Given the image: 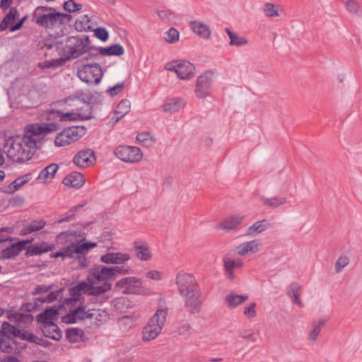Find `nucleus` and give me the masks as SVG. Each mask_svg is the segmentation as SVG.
I'll return each mask as SVG.
<instances>
[{
	"label": "nucleus",
	"mask_w": 362,
	"mask_h": 362,
	"mask_svg": "<svg viewBox=\"0 0 362 362\" xmlns=\"http://www.w3.org/2000/svg\"><path fill=\"white\" fill-rule=\"evenodd\" d=\"M178 66V60L173 62L167 63L165 66V69L168 71H174L177 74V68Z\"/></svg>",
	"instance_id": "338daca9"
},
{
	"label": "nucleus",
	"mask_w": 362,
	"mask_h": 362,
	"mask_svg": "<svg viewBox=\"0 0 362 362\" xmlns=\"http://www.w3.org/2000/svg\"><path fill=\"white\" fill-rule=\"evenodd\" d=\"M346 9L350 13L359 16L361 15L362 10L360 4L354 0H349L344 2Z\"/></svg>",
	"instance_id": "37998d69"
},
{
	"label": "nucleus",
	"mask_w": 362,
	"mask_h": 362,
	"mask_svg": "<svg viewBox=\"0 0 362 362\" xmlns=\"http://www.w3.org/2000/svg\"><path fill=\"white\" fill-rule=\"evenodd\" d=\"M83 332L79 328L69 329L66 333V337L71 343H76L82 339Z\"/></svg>",
	"instance_id": "ea45409f"
},
{
	"label": "nucleus",
	"mask_w": 362,
	"mask_h": 362,
	"mask_svg": "<svg viewBox=\"0 0 362 362\" xmlns=\"http://www.w3.org/2000/svg\"><path fill=\"white\" fill-rule=\"evenodd\" d=\"M168 314V308L164 306L157 309L155 314L142 328L141 339L144 341H151L159 336L165 325Z\"/></svg>",
	"instance_id": "6e6552de"
},
{
	"label": "nucleus",
	"mask_w": 362,
	"mask_h": 362,
	"mask_svg": "<svg viewBox=\"0 0 362 362\" xmlns=\"http://www.w3.org/2000/svg\"><path fill=\"white\" fill-rule=\"evenodd\" d=\"M237 250L240 255L255 253L259 250V244L257 240L247 241L239 245Z\"/></svg>",
	"instance_id": "c85d7f7f"
},
{
	"label": "nucleus",
	"mask_w": 362,
	"mask_h": 362,
	"mask_svg": "<svg viewBox=\"0 0 362 362\" xmlns=\"http://www.w3.org/2000/svg\"><path fill=\"white\" fill-rule=\"evenodd\" d=\"M71 141L69 134L66 129L59 133L54 139V144L56 146H64L71 144Z\"/></svg>",
	"instance_id": "79ce46f5"
},
{
	"label": "nucleus",
	"mask_w": 362,
	"mask_h": 362,
	"mask_svg": "<svg viewBox=\"0 0 362 362\" xmlns=\"http://www.w3.org/2000/svg\"><path fill=\"white\" fill-rule=\"evenodd\" d=\"M59 167L57 164H50L40 171L37 180L39 182L42 183L50 181L54 177Z\"/></svg>",
	"instance_id": "bb28decb"
},
{
	"label": "nucleus",
	"mask_w": 362,
	"mask_h": 362,
	"mask_svg": "<svg viewBox=\"0 0 362 362\" xmlns=\"http://www.w3.org/2000/svg\"><path fill=\"white\" fill-rule=\"evenodd\" d=\"M286 12L283 6L281 5L273 4V17H284Z\"/></svg>",
	"instance_id": "e2e57ef3"
},
{
	"label": "nucleus",
	"mask_w": 362,
	"mask_h": 362,
	"mask_svg": "<svg viewBox=\"0 0 362 362\" xmlns=\"http://www.w3.org/2000/svg\"><path fill=\"white\" fill-rule=\"evenodd\" d=\"M78 78L90 85L98 84L103 78V71L98 63H90L80 66L78 69Z\"/></svg>",
	"instance_id": "9d476101"
},
{
	"label": "nucleus",
	"mask_w": 362,
	"mask_h": 362,
	"mask_svg": "<svg viewBox=\"0 0 362 362\" xmlns=\"http://www.w3.org/2000/svg\"><path fill=\"white\" fill-rule=\"evenodd\" d=\"M33 20L40 26L48 29L59 28L68 23L71 19L70 14L57 12L52 7L37 6L33 14Z\"/></svg>",
	"instance_id": "0eeeda50"
},
{
	"label": "nucleus",
	"mask_w": 362,
	"mask_h": 362,
	"mask_svg": "<svg viewBox=\"0 0 362 362\" xmlns=\"http://www.w3.org/2000/svg\"><path fill=\"white\" fill-rule=\"evenodd\" d=\"M55 247L54 244H49L45 242H42L40 243H35L28 247L27 250V255L28 256H35L40 255L42 253L47 252L48 251H52Z\"/></svg>",
	"instance_id": "393cba45"
},
{
	"label": "nucleus",
	"mask_w": 362,
	"mask_h": 362,
	"mask_svg": "<svg viewBox=\"0 0 362 362\" xmlns=\"http://www.w3.org/2000/svg\"><path fill=\"white\" fill-rule=\"evenodd\" d=\"M18 16V11L16 8H11L9 12L4 18L0 24V30H5L13 24L15 19Z\"/></svg>",
	"instance_id": "e433bc0d"
},
{
	"label": "nucleus",
	"mask_w": 362,
	"mask_h": 362,
	"mask_svg": "<svg viewBox=\"0 0 362 362\" xmlns=\"http://www.w3.org/2000/svg\"><path fill=\"white\" fill-rule=\"evenodd\" d=\"M269 227V221L266 220L258 221L245 230V235L250 237H255Z\"/></svg>",
	"instance_id": "cd10ccee"
},
{
	"label": "nucleus",
	"mask_w": 362,
	"mask_h": 362,
	"mask_svg": "<svg viewBox=\"0 0 362 362\" xmlns=\"http://www.w3.org/2000/svg\"><path fill=\"white\" fill-rule=\"evenodd\" d=\"M58 129L59 125L54 122L27 124L23 134L13 135L5 140L4 152L12 161L25 163L31 158L43 137Z\"/></svg>",
	"instance_id": "f257e3e1"
},
{
	"label": "nucleus",
	"mask_w": 362,
	"mask_h": 362,
	"mask_svg": "<svg viewBox=\"0 0 362 362\" xmlns=\"http://www.w3.org/2000/svg\"><path fill=\"white\" fill-rule=\"evenodd\" d=\"M115 288L125 293L144 296H151L153 293L152 289L142 285L141 279L135 276L121 279L116 283Z\"/></svg>",
	"instance_id": "1a4fd4ad"
},
{
	"label": "nucleus",
	"mask_w": 362,
	"mask_h": 362,
	"mask_svg": "<svg viewBox=\"0 0 362 362\" xmlns=\"http://www.w3.org/2000/svg\"><path fill=\"white\" fill-rule=\"evenodd\" d=\"M283 179L284 182V186H283L284 190L291 195H293L296 191V185L290 179L287 174L284 175Z\"/></svg>",
	"instance_id": "3c124183"
},
{
	"label": "nucleus",
	"mask_w": 362,
	"mask_h": 362,
	"mask_svg": "<svg viewBox=\"0 0 362 362\" xmlns=\"http://www.w3.org/2000/svg\"><path fill=\"white\" fill-rule=\"evenodd\" d=\"M225 31L230 38V45L241 47L247 44L248 42L245 37L230 31L229 28H226Z\"/></svg>",
	"instance_id": "4c0bfd02"
},
{
	"label": "nucleus",
	"mask_w": 362,
	"mask_h": 362,
	"mask_svg": "<svg viewBox=\"0 0 362 362\" xmlns=\"http://www.w3.org/2000/svg\"><path fill=\"white\" fill-rule=\"evenodd\" d=\"M191 29L199 37L204 39H209L211 37V30L209 27L203 22L194 21L189 23Z\"/></svg>",
	"instance_id": "b1692460"
},
{
	"label": "nucleus",
	"mask_w": 362,
	"mask_h": 362,
	"mask_svg": "<svg viewBox=\"0 0 362 362\" xmlns=\"http://www.w3.org/2000/svg\"><path fill=\"white\" fill-rule=\"evenodd\" d=\"M62 293V290L49 293L47 297H39L34 298L28 303L25 307L28 312H33L38 310L45 303H51L56 300Z\"/></svg>",
	"instance_id": "2eb2a0df"
},
{
	"label": "nucleus",
	"mask_w": 362,
	"mask_h": 362,
	"mask_svg": "<svg viewBox=\"0 0 362 362\" xmlns=\"http://www.w3.org/2000/svg\"><path fill=\"white\" fill-rule=\"evenodd\" d=\"M45 226L43 220L34 221L25 226L21 230L23 235H28L35 231H38Z\"/></svg>",
	"instance_id": "58836bf2"
},
{
	"label": "nucleus",
	"mask_w": 362,
	"mask_h": 362,
	"mask_svg": "<svg viewBox=\"0 0 362 362\" xmlns=\"http://www.w3.org/2000/svg\"><path fill=\"white\" fill-rule=\"evenodd\" d=\"M13 0H1L0 8L3 10L8 9L13 3Z\"/></svg>",
	"instance_id": "774afa93"
},
{
	"label": "nucleus",
	"mask_w": 362,
	"mask_h": 362,
	"mask_svg": "<svg viewBox=\"0 0 362 362\" xmlns=\"http://www.w3.org/2000/svg\"><path fill=\"white\" fill-rule=\"evenodd\" d=\"M302 289V286L296 282L291 283L287 288V296L293 303L297 305L300 308L304 307V304L300 298Z\"/></svg>",
	"instance_id": "f3484780"
},
{
	"label": "nucleus",
	"mask_w": 362,
	"mask_h": 362,
	"mask_svg": "<svg viewBox=\"0 0 362 362\" xmlns=\"http://www.w3.org/2000/svg\"><path fill=\"white\" fill-rule=\"evenodd\" d=\"M175 284L187 310L192 313H199L201 309L200 291L194 276L180 271L176 275Z\"/></svg>",
	"instance_id": "20e7f679"
},
{
	"label": "nucleus",
	"mask_w": 362,
	"mask_h": 362,
	"mask_svg": "<svg viewBox=\"0 0 362 362\" xmlns=\"http://www.w3.org/2000/svg\"><path fill=\"white\" fill-rule=\"evenodd\" d=\"M124 86V82L119 83L113 87H111L108 89L107 92L110 95L115 96L117 95Z\"/></svg>",
	"instance_id": "680f3d73"
},
{
	"label": "nucleus",
	"mask_w": 362,
	"mask_h": 362,
	"mask_svg": "<svg viewBox=\"0 0 362 362\" xmlns=\"http://www.w3.org/2000/svg\"><path fill=\"white\" fill-rule=\"evenodd\" d=\"M158 17L163 21L168 22L173 19L174 13L168 9L158 11Z\"/></svg>",
	"instance_id": "4d7b16f0"
},
{
	"label": "nucleus",
	"mask_w": 362,
	"mask_h": 362,
	"mask_svg": "<svg viewBox=\"0 0 362 362\" xmlns=\"http://www.w3.org/2000/svg\"><path fill=\"white\" fill-rule=\"evenodd\" d=\"M349 263V259L347 256H341L337 260L334 269L337 273L341 272L343 269Z\"/></svg>",
	"instance_id": "603ef678"
},
{
	"label": "nucleus",
	"mask_w": 362,
	"mask_h": 362,
	"mask_svg": "<svg viewBox=\"0 0 362 362\" xmlns=\"http://www.w3.org/2000/svg\"><path fill=\"white\" fill-rule=\"evenodd\" d=\"M52 288L51 286L39 285L32 291V294L37 295L48 292Z\"/></svg>",
	"instance_id": "0e129e2a"
},
{
	"label": "nucleus",
	"mask_w": 362,
	"mask_h": 362,
	"mask_svg": "<svg viewBox=\"0 0 362 362\" xmlns=\"http://www.w3.org/2000/svg\"><path fill=\"white\" fill-rule=\"evenodd\" d=\"M66 130L72 143L78 140L84 133V129L82 127H71Z\"/></svg>",
	"instance_id": "49530a36"
},
{
	"label": "nucleus",
	"mask_w": 362,
	"mask_h": 362,
	"mask_svg": "<svg viewBox=\"0 0 362 362\" xmlns=\"http://www.w3.org/2000/svg\"><path fill=\"white\" fill-rule=\"evenodd\" d=\"M248 299L247 295L229 294L226 296L225 301L227 306L230 308H235L238 305L243 303Z\"/></svg>",
	"instance_id": "72a5a7b5"
},
{
	"label": "nucleus",
	"mask_w": 362,
	"mask_h": 362,
	"mask_svg": "<svg viewBox=\"0 0 362 362\" xmlns=\"http://www.w3.org/2000/svg\"><path fill=\"white\" fill-rule=\"evenodd\" d=\"M92 21L88 15L80 16L76 21L75 28L78 31L83 32L93 30Z\"/></svg>",
	"instance_id": "c756f323"
},
{
	"label": "nucleus",
	"mask_w": 362,
	"mask_h": 362,
	"mask_svg": "<svg viewBox=\"0 0 362 362\" xmlns=\"http://www.w3.org/2000/svg\"><path fill=\"white\" fill-rule=\"evenodd\" d=\"M136 140L146 147L152 146L156 143L155 137L149 132L139 133Z\"/></svg>",
	"instance_id": "a19ab883"
},
{
	"label": "nucleus",
	"mask_w": 362,
	"mask_h": 362,
	"mask_svg": "<svg viewBox=\"0 0 362 362\" xmlns=\"http://www.w3.org/2000/svg\"><path fill=\"white\" fill-rule=\"evenodd\" d=\"M176 332L178 335L185 337L190 336L194 333L192 327L187 322L181 324L177 328Z\"/></svg>",
	"instance_id": "8fccbe9b"
},
{
	"label": "nucleus",
	"mask_w": 362,
	"mask_h": 362,
	"mask_svg": "<svg viewBox=\"0 0 362 362\" xmlns=\"http://www.w3.org/2000/svg\"><path fill=\"white\" fill-rule=\"evenodd\" d=\"M31 178L32 174L30 173H28L23 176L17 177L8 186L6 192L13 193L14 192L20 189L22 186H23L25 184H26L28 181H30Z\"/></svg>",
	"instance_id": "7c9ffc66"
},
{
	"label": "nucleus",
	"mask_w": 362,
	"mask_h": 362,
	"mask_svg": "<svg viewBox=\"0 0 362 362\" xmlns=\"http://www.w3.org/2000/svg\"><path fill=\"white\" fill-rule=\"evenodd\" d=\"M131 103L128 100H122L117 105L115 115H119L120 117H124L130 110Z\"/></svg>",
	"instance_id": "a18cd8bd"
},
{
	"label": "nucleus",
	"mask_w": 362,
	"mask_h": 362,
	"mask_svg": "<svg viewBox=\"0 0 362 362\" xmlns=\"http://www.w3.org/2000/svg\"><path fill=\"white\" fill-rule=\"evenodd\" d=\"M62 182L66 186L80 188L84 185L85 178L81 173L72 172L65 177Z\"/></svg>",
	"instance_id": "412c9836"
},
{
	"label": "nucleus",
	"mask_w": 362,
	"mask_h": 362,
	"mask_svg": "<svg viewBox=\"0 0 362 362\" xmlns=\"http://www.w3.org/2000/svg\"><path fill=\"white\" fill-rule=\"evenodd\" d=\"M110 269L112 273L113 279H115L117 277V274L127 275L132 273V270L129 267L124 265L110 267Z\"/></svg>",
	"instance_id": "09e8293b"
},
{
	"label": "nucleus",
	"mask_w": 362,
	"mask_h": 362,
	"mask_svg": "<svg viewBox=\"0 0 362 362\" xmlns=\"http://www.w3.org/2000/svg\"><path fill=\"white\" fill-rule=\"evenodd\" d=\"M96 158L94 151L88 148L78 152L73 158V163L78 167L86 168L95 163Z\"/></svg>",
	"instance_id": "ddd939ff"
},
{
	"label": "nucleus",
	"mask_w": 362,
	"mask_h": 362,
	"mask_svg": "<svg viewBox=\"0 0 362 362\" xmlns=\"http://www.w3.org/2000/svg\"><path fill=\"white\" fill-rule=\"evenodd\" d=\"M23 248L22 243H14L11 246L4 249L1 252V256L4 259H9L17 256Z\"/></svg>",
	"instance_id": "c9c22d12"
},
{
	"label": "nucleus",
	"mask_w": 362,
	"mask_h": 362,
	"mask_svg": "<svg viewBox=\"0 0 362 362\" xmlns=\"http://www.w3.org/2000/svg\"><path fill=\"white\" fill-rule=\"evenodd\" d=\"M20 332L21 327L19 325L15 326L8 322H4L2 324V335L7 338H18Z\"/></svg>",
	"instance_id": "f704fd0d"
},
{
	"label": "nucleus",
	"mask_w": 362,
	"mask_h": 362,
	"mask_svg": "<svg viewBox=\"0 0 362 362\" xmlns=\"http://www.w3.org/2000/svg\"><path fill=\"white\" fill-rule=\"evenodd\" d=\"M45 47L52 56H59V59L66 62L75 59L84 53L89 52L87 59L96 58L97 53L90 45L89 38L85 35L71 36L65 40H55L51 44L46 43Z\"/></svg>",
	"instance_id": "7ed1b4c3"
},
{
	"label": "nucleus",
	"mask_w": 362,
	"mask_h": 362,
	"mask_svg": "<svg viewBox=\"0 0 362 362\" xmlns=\"http://www.w3.org/2000/svg\"><path fill=\"white\" fill-rule=\"evenodd\" d=\"M43 332L46 337L54 340H59L62 337V331L54 323L45 325Z\"/></svg>",
	"instance_id": "473e14b6"
},
{
	"label": "nucleus",
	"mask_w": 362,
	"mask_h": 362,
	"mask_svg": "<svg viewBox=\"0 0 362 362\" xmlns=\"http://www.w3.org/2000/svg\"><path fill=\"white\" fill-rule=\"evenodd\" d=\"M133 249L138 259L148 262L152 259V254L146 243L135 241L133 244Z\"/></svg>",
	"instance_id": "a211bd4d"
},
{
	"label": "nucleus",
	"mask_w": 362,
	"mask_h": 362,
	"mask_svg": "<svg viewBox=\"0 0 362 362\" xmlns=\"http://www.w3.org/2000/svg\"><path fill=\"white\" fill-rule=\"evenodd\" d=\"M243 216H230L217 226V228L230 230L236 228L243 221Z\"/></svg>",
	"instance_id": "a878e982"
},
{
	"label": "nucleus",
	"mask_w": 362,
	"mask_h": 362,
	"mask_svg": "<svg viewBox=\"0 0 362 362\" xmlns=\"http://www.w3.org/2000/svg\"><path fill=\"white\" fill-rule=\"evenodd\" d=\"M0 349L4 353H11L13 346L11 344L10 339H4L0 337Z\"/></svg>",
	"instance_id": "6e6d98bb"
},
{
	"label": "nucleus",
	"mask_w": 362,
	"mask_h": 362,
	"mask_svg": "<svg viewBox=\"0 0 362 362\" xmlns=\"http://www.w3.org/2000/svg\"><path fill=\"white\" fill-rule=\"evenodd\" d=\"M64 8L69 12H76L82 8V5L76 4L74 0H68L64 4Z\"/></svg>",
	"instance_id": "5fc2aeb1"
},
{
	"label": "nucleus",
	"mask_w": 362,
	"mask_h": 362,
	"mask_svg": "<svg viewBox=\"0 0 362 362\" xmlns=\"http://www.w3.org/2000/svg\"><path fill=\"white\" fill-rule=\"evenodd\" d=\"M94 31V35L102 40L103 42H105L108 39V32L107 30L104 28H97L93 30Z\"/></svg>",
	"instance_id": "13d9d810"
},
{
	"label": "nucleus",
	"mask_w": 362,
	"mask_h": 362,
	"mask_svg": "<svg viewBox=\"0 0 362 362\" xmlns=\"http://www.w3.org/2000/svg\"><path fill=\"white\" fill-rule=\"evenodd\" d=\"M243 264L241 259H233L229 257H225L223 259V265L227 278L234 279L235 274L233 270L242 267Z\"/></svg>",
	"instance_id": "5701e85b"
},
{
	"label": "nucleus",
	"mask_w": 362,
	"mask_h": 362,
	"mask_svg": "<svg viewBox=\"0 0 362 362\" xmlns=\"http://www.w3.org/2000/svg\"><path fill=\"white\" fill-rule=\"evenodd\" d=\"M80 206H75L72 209H71L69 212H68V216L64 217V218H62V219L59 220V223H62V222H66V221H69L71 219L72 216H74V212L75 211L79 208Z\"/></svg>",
	"instance_id": "69168bd1"
},
{
	"label": "nucleus",
	"mask_w": 362,
	"mask_h": 362,
	"mask_svg": "<svg viewBox=\"0 0 362 362\" xmlns=\"http://www.w3.org/2000/svg\"><path fill=\"white\" fill-rule=\"evenodd\" d=\"M130 259L131 256L129 253L110 252L102 255L100 260L107 264H122Z\"/></svg>",
	"instance_id": "4468645a"
},
{
	"label": "nucleus",
	"mask_w": 362,
	"mask_h": 362,
	"mask_svg": "<svg viewBox=\"0 0 362 362\" xmlns=\"http://www.w3.org/2000/svg\"><path fill=\"white\" fill-rule=\"evenodd\" d=\"M93 52L98 54L96 57L99 56V54L105 56H120L124 54V49L122 45L115 44L107 47H95Z\"/></svg>",
	"instance_id": "4be33fe9"
},
{
	"label": "nucleus",
	"mask_w": 362,
	"mask_h": 362,
	"mask_svg": "<svg viewBox=\"0 0 362 362\" xmlns=\"http://www.w3.org/2000/svg\"><path fill=\"white\" fill-rule=\"evenodd\" d=\"M59 315L56 308L47 309L44 313L37 316V320L45 325L54 323L53 321L57 319Z\"/></svg>",
	"instance_id": "2f4dec72"
},
{
	"label": "nucleus",
	"mask_w": 362,
	"mask_h": 362,
	"mask_svg": "<svg viewBox=\"0 0 362 362\" xmlns=\"http://www.w3.org/2000/svg\"><path fill=\"white\" fill-rule=\"evenodd\" d=\"M214 74L211 71H206L197 79L195 88L196 96L199 98L206 97L211 90L214 82Z\"/></svg>",
	"instance_id": "f8f14e48"
},
{
	"label": "nucleus",
	"mask_w": 362,
	"mask_h": 362,
	"mask_svg": "<svg viewBox=\"0 0 362 362\" xmlns=\"http://www.w3.org/2000/svg\"><path fill=\"white\" fill-rule=\"evenodd\" d=\"M195 74V66L189 61L180 59L178 60L177 68V76L182 80H189Z\"/></svg>",
	"instance_id": "dca6fc26"
},
{
	"label": "nucleus",
	"mask_w": 362,
	"mask_h": 362,
	"mask_svg": "<svg viewBox=\"0 0 362 362\" xmlns=\"http://www.w3.org/2000/svg\"><path fill=\"white\" fill-rule=\"evenodd\" d=\"M255 307H256L255 303H251L249 304L248 306L245 308L244 314L247 316V317L253 318L255 317V315H256Z\"/></svg>",
	"instance_id": "bf43d9fd"
},
{
	"label": "nucleus",
	"mask_w": 362,
	"mask_h": 362,
	"mask_svg": "<svg viewBox=\"0 0 362 362\" xmlns=\"http://www.w3.org/2000/svg\"><path fill=\"white\" fill-rule=\"evenodd\" d=\"M113 280L110 267L98 265L91 269L88 275V282L83 281L69 289V297L66 298L67 305L83 302V294L92 296L93 303H103L107 297L104 293L111 289L112 285L107 281Z\"/></svg>",
	"instance_id": "f03ea898"
},
{
	"label": "nucleus",
	"mask_w": 362,
	"mask_h": 362,
	"mask_svg": "<svg viewBox=\"0 0 362 362\" xmlns=\"http://www.w3.org/2000/svg\"><path fill=\"white\" fill-rule=\"evenodd\" d=\"M114 155L121 161L130 164L137 163L143 158V153L139 147L128 145L115 148Z\"/></svg>",
	"instance_id": "9b49d317"
},
{
	"label": "nucleus",
	"mask_w": 362,
	"mask_h": 362,
	"mask_svg": "<svg viewBox=\"0 0 362 362\" xmlns=\"http://www.w3.org/2000/svg\"><path fill=\"white\" fill-rule=\"evenodd\" d=\"M145 276L148 279L158 281L163 279V274L160 271L151 269L146 272Z\"/></svg>",
	"instance_id": "864d4df0"
},
{
	"label": "nucleus",
	"mask_w": 362,
	"mask_h": 362,
	"mask_svg": "<svg viewBox=\"0 0 362 362\" xmlns=\"http://www.w3.org/2000/svg\"><path fill=\"white\" fill-rule=\"evenodd\" d=\"M185 105V101L180 98H168L164 100L162 110L165 112L174 113L179 112Z\"/></svg>",
	"instance_id": "6ab92c4d"
},
{
	"label": "nucleus",
	"mask_w": 362,
	"mask_h": 362,
	"mask_svg": "<svg viewBox=\"0 0 362 362\" xmlns=\"http://www.w3.org/2000/svg\"><path fill=\"white\" fill-rule=\"evenodd\" d=\"M287 202V198L283 195H276L273 197V208L279 207L284 205Z\"/></svg>",
	"instance_id": "052dcab7"
},
{
	"label": "nucleus",
	"mask_w": 362,
	"mask_h": 362,
	"mask_svg": "<svg viewBox=\"0 0 362 362\" xmlns=\"http://www.w3.org/2000/svg\"><path fill=\"white\" fill-rule=\"evenodd\" d=\"M83 303V301L81 303L72 302L67 305L65 299L64 305L70 306V313L63 317V322L76 323L78 320L89 319L94 320L100 324H104L109 320L110 315L105 310L95 308L86 310V306L81 305Z\"/></svg>",
	"instance_id": "39448f33"
},
{
	"label": "nucleus",
	"mask_w": 362,
	"mask_h": 362,
	"mask_svg": "<svg viewBox=\"0 0 362 362\" xmlns=\"http://www.w3.org/2000/svg\"><path fill=\"white\" fill-rule=\"evenodd\" d=\"M327 320L319 319L312 322L310 329L308 332V340L312 344H316L321 331L326 324Z\"/></svg>",
	"instance_id": "aec40b11"
},
{
	"label": "nucleus",
	"mask_w": 362,
	"mask_h": 362,
	"mask_svg": "<svg viewBox=\"0 0 362 362\" xmlns=\"http://www.w3.org/2000/svg\"><path fill=\"white\" fill-rule=\"evenodd\" d=\"M96 243L87 241L83 238L76 242L71 243L67 247L62 248L59 251L50 255L51 257H66L77 259L78 267L85 268L88 266V261L86 257V254L92 249L97 247Z\"/></svg>",
	"instance_id": "423d86ee"
},
{
	"label": "nucleus",
	"mask_w": 362,
	"mask_h": 362,
	"mask_svg": "<svg viewBox=\"0 0 362 362\" xmlns=\"http://www.w3.org/2000/svg\"><path fill=\"white\" fill-rule=\"evenodd\" d=\"M180 37L179 32L174 28H170L163 35L164 40L170 44L175 43Z\"/></svg>",
	"instance_id": "de8ad7c7"
},
{
	"label": "nucleus",
	"mask_w": 362,
	"mask_h": 362,
	"mask_svg": "<svg viewBox=\"0 0 362 362\" xmlns=\"http://www.w3.org/2000/svg\"><path fill=\"white\" fill-rule=\"evenodd\" d=\"M18 338L21 340L27 341L28 342L35 343L36 344H41L42 339L35 336L32 332L24 330L21 328V332Z\"/></svg>",
	"instance_id": "c03bdc74"
}]
</instances>
